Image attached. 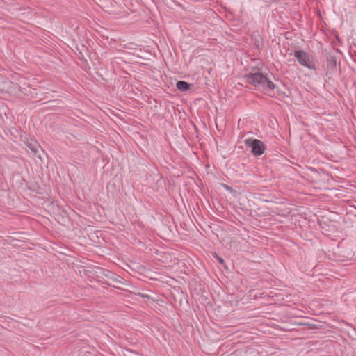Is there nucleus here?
Wrapping results in <instances>:
<instances>
[{"instance_id": "nucleus-1", "label": "nucleus", "mask_w": 356, "mask_h": 356, "mask_svg": "<svg viewBox=\"0 0 356 356\" xmlns=\"http://www.w3.org/2000/svg\"><path fill=\"white\" fill-rule=\"evenodd\" d=\"M326 68H325V76L331 79L332 76L335 74L338 70L337 65L340 67V60L337 56V53L334 51L327 52L326 54Z\"/></svg>"}, {"instance_id": "nucleus-2", "label": "nucleus", "mask_w": 356, "mask_h": 356, "mask_svg": "<svg viewBox=\"0 0 356 356\" xmlns=\"http://www.w3.org/2000/svg\"><path fill=\"white\" fill-rule=\"evenodd\" d=\"M294 56L298 60V63L309 70L317 69L316 64L311 60L309 54L303 50L294 51Z\"/></svg>"}, {"instance_id": "nucleus-3", "label": "nucleus", "mask_w": 356, "mask_h": 356, "mask_svg": "<svg viewBox=\"0 0 356 356\" xmlns=\"http://www.w3.org/2000/svg\"><path fill=\"white\" fill-rule=\"evenodd\" d=\"M244 143L248 147L251 148V153L256 156L262 155L266 149V145L259 139L248 138L245 140Z\"/></svg>"}, {"instance_id": "nucleus-4", "label": "nucleus", "mask_w": 356, "mask_h": 356, "mask_svg": "<svg viewBox=\"0 0 356 356\" xmlns=\"http://www.w3.org/2000/svg\"><path fill=\"white\" fill-rule=\"evenodd\" d=\"M245 81L255 87H262L266 75L261 72L249 73L244 76Z\"/></svg>"}, {"instance_id": "nucleus-5", "label": "nucleus", "mask_w": 356, "mask_h": 356, "mask_svg": "<svg viewBox=\"0 0 356 356\" xmlns=\"http://www.w3.org/2000/svg\"><path fill=\"white\" fill-rule=\"evenodd\" d=\"M26 147L29 148V149L31 152V153L33 155L41 159V156L39 154V152H40V149H41V147L37 141L31 140L30 142H27L26 143Z\"/></svg>"}, {"instance_id": "nucleus-6", "label": "nucleus", "mask_w": 356, "mask_h": 356, "mask_svg": "<svg viewBox=\"0 0 356 356\" xmlns=\"http://www.w3.org/2000/svg\"><path fill=\"white\" fill-rule=\"evenodd\" d=\"M104 275L108 278L109 281L112 282L113 283L123 284L124 279L122 277L109 270H106Z\"/></svg>"}, {"instance_id": "nucleus-7", "label": "nucleus", "mask_w": 356, "mask_h": 356, "mask_svg": "<svg viewBox=\"0 0 356 356\" xmlns=\"http://www.w3.org/2000/svg\"><path fill=\"white\" fill-rule=\"evenodd\" d=\"M192 85L184 81H178L176 83V88L181 92H186L191 90Z\"/></svg>"}, {"instance_id": "nucleus-8", "label": "nucleus", "mask_w": 356, "mask_h": 356, "mask_svg": "<svg viewBox=\"0 0 356 356\" xmlns=\"http://www.w3.org/2000/svg\"><path fill=\"white\" fill-rule=\"evenodd\" d=\"M264 89H270L274 90L276 89V86L266 76V81H264V86H262Z\"/></svg>"}, {"instance_id": "nucleus-9", "label": "nucleus", "mask_w": 356, "mask_h": 356, "mask_svg": "<svg viewBox=\"0 0 356 356\" xmlns=\"http://www.w3.org/2000/svg\"><path fill=\"white\" fill-rule=\"evenodd\" d=\"M124 356H142L140 354L131 350H127L126 353L124 355Z\"/></svg>"}, {"instance_id": "nucleus-10", "label": "nucleus", "mask_w": 356, "mask_h": 356, "mask_svg": "<svg viewBox=\"0 0 356 356\" xmlns=\"http://www.w3.org/2000/svg\"><path fill=\"white\" fill-rule=\"evenodd\" d=\"M138 296H139L143 298L151 299V300H154V299L149 295H147V294L138 293Z\"/></svg>"}, {"instance_id": "nucleus-11", "label": "nucleus", "mask_w": 356, "mask_h": 356, "mask_svg": "<svg viewBox=\"0 0 356 356\" xmlns=\"http://www.w3.org/2000/svg\"><path fill=\"white\" fill-rule=\"evenodd\" d=\"M77 50L79 51V58H80L81 60H83V61H84L85 63H86V62H87V60L84 58V56H83V54L82 51H79V48H77Z\"/></svg>"}, {"instance_id": "nucleus-12", "label": "nucleus", "mask_w": 356, "mask_h": 356, "mask_svg": "<svg viewBox=\"0 0 356 356\" xmlns=\"http://www.w3.org/2000/svg\"><path fill=\"white\" fill-rule=\"evenodd\" d=\"M216 258L217 259L218 261L220 264H224V260H223V259H222V257H219V256L216 255Z\"/></svg>"}, {"instance_id": "nucleus-13", "label": "nucleus", "mask_w": 356, "mask_h": 356, "mask_svg": "<svg viewBox=\"0 0 356 356\" xmlns=\"http://www.w3.org/2000/svg\"><path fill=\"white\" fill-rule=\"evenodd\" d=\"M276 92H277V95H280V96H283L285 95L284 92H283L279 89H277Z\"/></svg>"}, {"instance_id": "nucleus-14", "label": "nucleus", "mask_w": 356, "mask_h": 356, "mask_svg": "<svg viewBox=\"0 0 356 356\" xmlns=\"http://www.w3.org/2000/svg\"><path fill=\"white\" fill-rule=\"evenodd\" d=\"M82 48H83V49H85L86 51H87V50H88L87 47H86L84 45H83V46H82Z\"/></svg>"}]
</instances>
